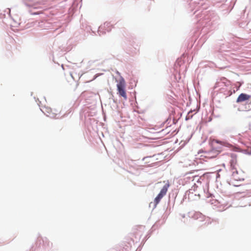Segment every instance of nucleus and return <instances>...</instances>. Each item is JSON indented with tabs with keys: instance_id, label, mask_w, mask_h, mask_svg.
<instances>
[{
	"instance_id": "8",
	"label": "nucleus",
	"mask_w": 251,
	"mask_h": 251,
	"mask_svg": "<svg viewBox=\"0 0 251 251\" xmlns=\"http://www.w3.org/2000/svg\"><path fill=\"white\" fill-rule=\"evenodd\" d=\"M100 28L109 32L113 28V26L110 23L105 22L100 27Z\"/></svg>"
},
{
	"instance_id": "2",
	"label": "nucleus",
	"mask_w": 251,
	"mask_h": 251,
	"mask_svg": "<svg viewBox=\"0 0 251 251\" xmlns=\"http://www.w3.org/2000/svg\"><path fill=\"white\" fill-rule=\"evenodd\" d=\"M117 94L120 97H123L124 100L127 99L126 90V82L123 78H122L117 84Z\"/></svg>"
},
{
	"instance_id": "6",
	"label": "nucleus",
	"mask_w": 251,
	"mask_h": 251,
	"mask_svg": "<svg viewBox=\"0 0 251 251\" xmlns=\"http://www.w3.org/2000/svg\"><path fill=\"white\" fill-rule=\"evenodd\" d=\"M251 99V95L245 93H241L239 95L237 100V103H241L245 101H248Z\"/></svg>"
},
{
	"instance_id": "11",
	"label": "nucleus",
	"mask_w": 251,
	"mask_h": 251,
	"mask_svg": "<svg viewBox=\"0 0 251 251\" xmlns=\"http://www.w3.org/2000/svg\"><path fill=\"white\" fill-rule=\"evenodd\" d=\"M216 142L218 143L222 144V142H220V141H216Z\"/></svg>"
},
{
	"instance_id": "7",
	"label": "nucleus",
	"mask_w": 251,
	"mask_h": 251,
	"mask_svg": "<svg viewBox=\"0 0 251 251\" xmlns=\"http://www.w3.org/2000/svg\"><path fill=\"white\" fill-rule=\"evenodd\" d=\"M204 152L207 156V158L210 159L216 157L219 154L220 151L215 149H212L209 151H204Z\"/></svg>"
},
{
	"instance_id": "5",
	"label": "nucleus",
	"mask_w": 251,
	"mask_h": 251,
	"mask_svg": "<svg viewBox=\"0 0 251 251\" xmlns=\"http://www.w3.org/2000/svg\"><path fill=\"white\" fill-rule=\"evenodd\" d=\"M42 111L47 116L51 118H57V116L60 114V110H56L57 112H53L52 108L46 106L43 108Z\"/></svg>"
},
{
	"instance_id": "9",
	"label": "nucleus",
	"mask_w": 251,
	"mask_h": 251,
	"mask_svg": "<svg viewBox=\"0 0 251 251\" xmlns=\"http://www.w3.org/2000/svg\"><path fill=\"white\" fill-rule=\"evenodd\" d=\"M52 109H53V112H57L56 111H55V110H60L61 111L60 108H53Z\"/></svg>"
},
{
	"instance_id": "1",
	"label": "nucleus",
	"mask_w": 251,
	"mask_h": 251,
	"mask_svg": "<svg viewBox=\"0 0 251 251\" xmlns=\"http://www.w3.org/2000/svg\"><path fill=\"white\" fill-rule=\"evenodd\" d=\"M222 159L229 164L232 172V178L236 181H242L245 179V173L239 167L237 160V155L234 153H227L222 155Z\"/></svg>"
},
{
	"instance_id": "4",
	"label": "nucleus",
	"mask_w": 251,
	"mask_h": 251,
	"mask_svg": "<svg viewBox=\"0 0 251 251\" xmlns=\"http://www.w3.org/2000/svg\"><path fill=\"white\" fill-rule=\"evenodd\" d=\"M170 187L169 182L168 181L167 183L165 184V185L161 189L160 193L156 196V197L154 199V201L155 204H157L160 201V200L162 199V198L166 195L168 189Z\"/></svg>"
},
{
	"instance_id": "12",
	"label": "nucleus",
	"mask_w": 251,
	"mask_h": 251,
	"mask_svg": "<svg viewBox=\"0 0 251 251\" xmlns=\"http://www.w3.org/2000/svg\"><path fill=\"white\" fill-rule=\"evenodd\" d=\"M223 80H224V79H226V78H225V77H223V78H222L221 79V80H223Z\"/></svg>"
},
{
	"instance_id": "10",
	"label": "nucleus",
	"mask_w": 251,
	"mask_h": 251,
	"mask_svg": "<svg viewBox=\"0 0 251 251\" xmlns=\"http://www.w3.org/2000/svg\"><path fill=\"white\" fill-rule=\"evenodd\" d=\"M40 13H41V12H38L37 13H35V14H39Z\"/></svg>"
},
{
	"instance_id": "3",
	"label": "nucleus",
	"mask_w": 251,
	"mask_h": 251,
	"mask_svg": "<svg viewBox=\"0 0 251 251\" xmlns=\"http://www.w3.org/2000/svg\"><path fill=\"white\" fill-rule=\"evenodd\" d=\"M208 160V159L207 158V156L205 155L204 151H200L195 159H193L190 163H189L188 165L189 166H195L199 163H202V161H207Z\"/></svg>"
}]
</instances>
